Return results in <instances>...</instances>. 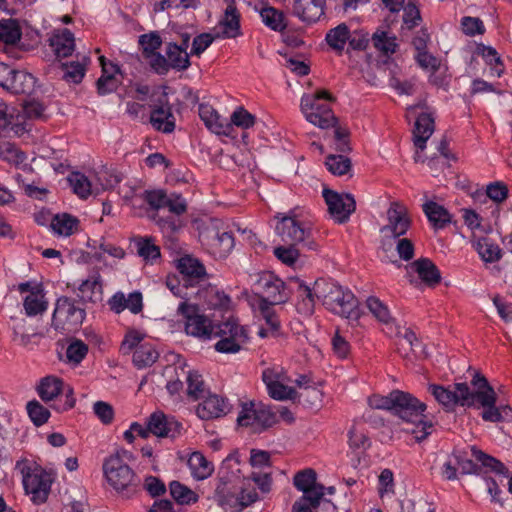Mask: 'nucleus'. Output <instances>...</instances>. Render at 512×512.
I'll return each mask as SVG.
<instances>
[{
    "label": "nucleus",
    "mask_w": 512,
    "mask_h": 512,
    "mask_svg": "<svg viewBox=\"0 0 512 512\" xmlns=\"http://www.w3.org/2000/svg\"><path fill=\"white\" fill-rule=\"evenodd\" d=\"M298 295L300 300L297 310L305 315L314 312L316 301H321L329 311L345 318L356 314L357 301L354 294L329 279L319 278L312 287L300 285Z\"/></svg>",
    "instance_id": "f257e3e1"
},
{
    "label": "nucleus",
    "mask_w": 512,
    "mask_h": 512,
    "mask_svg": "<svg viewBox=\"0 0 512 512\" xmlns=\"http://www.w3.org/2000/svg\"><path fill=\"white\" fill-rule=\"evenodd\" d=\"M238 453L227 456L219 469V484L216 487L218 503L230 512H241L258 500V494L249 480H241Z\"/></svg>",
    "instance_id": "f03ea898"
},
{
    "label": "nucleus",
    "mask_w": 512,
    "mask_h": 512,
    "mask_svg": "<svg viewBox=\"0 0 512 512\" xmlns=\"http://www.w3.org/2000/svg\"><path fill=\"white\" fill-rule=\"evenodd\" d=\"M471 384L473 390L466 383L460 386L463 407L482 409L481 417L486 422L498 423L512 418L509 405H496L497 394L484 376L476 374Z\"/></svg>",
    "instance_id": "7ed1b4c3"
},
{
    "label": "nucleus",
    "mask_w": 512,
    "mask_h": 512,
    "mask_svg": "<svg viewBox=\"0 0 512 512\" xmlns=\"http://www.w3.org/2000/svg\"><path fill=\"white\" fill-rule=\"evenodd\" d=\"M262 380L267 387L269 396L275 400H295L300 396L296 388L289 385L290 383L307 391L313 404L322 400V392L314 386V382L307 375H299L292 380L282 368L272 367L263 370Z\"/></svg>",
    "instance_id": "20e7f679"
},
{
    "label": "nucleus",
    "mask_w": 512,
    "mask_h": 512,
    "mask_svg": "<svg viewBox=\"0 0 512 512\" xmlns=\"http://www.w3.org/2000/svg\"><path fill=\"white\" fill-rule=\"evenodd\" d=\"M426 409V404L412 394L394 390L392 413L405 423L412 425V428L407 431L413 434L418 442L426 439L434 431L432 419L424 413Z\"/></svg>",
    "instance_id": "39448f33"
},
{
    "label": "nucleus",
    "mask_w": 512,
    "mask_h": 512,
    "mask_svg": "<svg viewBox=\"0 0 512 512\" xmlns=\"http://www.w3.org/2000/svg\"><path fill=\"white\" fill-rule=\"evenodd\" d=\"M134 460L132 452L126 449L117 450L105 459L103 473L108 484L119 494L130 498L139 491L140 478L128 465Z\"/></svg>",
    "instance_id": "423d86ee"
},
{
    "label": "nucleus",
    "mask_w": 512,
    "mask_h": 512,
    "mask_svg": "<svg viewBox=\"0 0 512 512\" xmlns=\"http://www.w3.org/2000/svg\"><path fill=\"white\" fill-rule=\"evenodd\" d=\"M275 226L277 235L283 242L294 245L305 242L310 249H316V243L311 240L312 222L302 213L291 211L287 215H278Z\"/></svg>",
    "instance_id": "0eeeda50"
},
{
    "label": "nucleus",
    "mask_w": 512,
    "mask_h": 512,
    "mask_svg": "<svg viewBox=\"0 0 512 512\" xmlns=\"http://www.w3.org/2000/svg\"><path fill=\"white\" fill-rule=\"evenodd\" d=\"M322 100L332 101V95L321 90L315 94H305L301 98V111L307 121L322 129L334 127L336 117L328 103H322Z\"/></svg>",
    "instance_id": "6e6552de"
},
{
    "label": "nucleus",
    "mask_w": 512,
    "mask_h": 512,
    "mask_svg": "<svg viewBox=\"0 0 512 512\" xmlns=\"http://www.w3.org/2000/svg\"><path fill=\"white\" fill-rule=\"evenodd\" d=\"M21 473L23 486L31 500L35 504L44 503L50 493L53 482L52 474L47 472L37 463L25 462L22 464Z\"/></svg>",
    "instance_id": "1a4fd4ad"
},
{
    "label": "nucleus",
    "mask_w": 512,
    "mask_h": 512,
    "mask_svg": "<svg viewBox=\"0 0 512 512\" xmlns=\"http://www.w3.org/2000/svg\"><path fill=\"white\" fill-rule=\"evenodd\" d=\"M37 392L44 402L54 401L51 407L58 412L72 409L76 402L73 389L56 376L42 378L37 386Z\"/></svg>",
    "instance_id": "9d476101"
},
{
    "label": "nucleus",
    "mask_w": 512,
    "mask_h": 512,
    "mask_svg": "<svg viewBox=\"0 0 512 512\" xmlns=\"http://www.w3.org/2000/svg\"><path fill=\"white\" fill-rule=\"evenodd\" d=\"M411 217L406 206L392 202L387 210V223L380 229L384 241L397 239L411 227Z\"/></svg>",
    "instance_id": "9b49d317"
},
{
    "label": "nucleus",
    "mask_w": 512,
    "mask_h": 512,
    "mask_svg": "<svg viewBox=\"0 0 512 512\" xmlns=\"http://www.w3.org/2000/svg\"><path fill=\"white\" fill-rule=\"evenodd\" d=\"M177 311L185 319L187 335L201 339H209L211 337L213 331L211 321L205 315L199 313L196 305L181 302Z\"/></svg>",
    "instance_id": "f8f14e48"
},
{
    "label": "nucleus",
    "mask_w": 512,
    "mask_h": 512,
    "mask_svg": "<svg viewBox=\"0 0 512 512\" xmlns=\"http://www.w3.org/2000/svg\"><path fill=\"white\" fill-rule=\"evenodd\" d=\"M85 319V310L67 297L58 299L53 313V323L57 328L72 330Z\"/></svg>",
    "instance_id": "ddd939ff"
},
{
    "label": "nucleus",
    "mask_w": 512,
    "mask_h": 512,
    "mask_svg": "<svg viewBox=\"0 0 512 512\" xmlns=\"http://www.w3.org/2000/svg\"><path fill=\"white\" fill-rule=\"evenodd\" d=\"M177 270L179 271L183 287H194L206 282L208 274L203 263L191 255H184L175 261Z\"/></svg>",
    "instance_id": "4468645a"
},
{
    "label": "nucleus",
    "mask_w": 512,
    "mask_h": 512,
    "mask_svg": "<svg viewBox=\"0 0 512 512\" xmlns=\"http://www.w3.org/2000/svg\"><path fill=\"white\" fill-rule=\"evenodd\" d=\"M323 197L331 217L338 223L346 222L355 211L356 203L350 194H339L335 191L324 189Z\"/></svg>",
    "instance_id": "2eb2a0df"
},
{
    "label": "nucleus",
    "mask_w": 512,
    "mask_h": 512,
    "mask_svg": "<svg viewBox=\"0 0 512 512\" xmlns=\"http://www.w3.org/2000/svg\"><path fill=\"white\" fill-rule=\"evenodd\" d=\"M254 289L257 293L261 294L260 301L279 304L286 299L284 282L271 272L260 274L254 284Z\"/></svg>",
    "instance_id": "dca6fc26"
},
{
    "label": "nucleus",
    "mask_w": 512,
    "mask_h": 512,
    "mask_svg": "<svg viewBox=\"0 0 512 512\" xmlns=\"http://www.w3.org/2000/svg\"><path fill=\"white\" fill-rule=\"evenodd\" d=\"M139 45L142 55L154 72H163L166 67L165 56L158 50L162 45V39L158 32H150L139 36Z\"/></svg>",
    "instance_id": "f3484780"
},
{
    "label": "nucleus",
    "mask_w": 512,
    "mask_h": 512,
    "mask_svg": "<svg viewBox=\"0 0 512 512\" xmlns=\"http://www.w3.org/2000/svg\"><path fill=\"white\" fill-rule=\"evenodd\" d=\"M148 427L151 434L160 438H175L182 430V424L179 421L161 411H156L149 416Z\"/></svg>",
    "instance_id": "a211bd4d"
},
{
    "label": "nucleus",
    "mask_w": 512,
    "mask_h": 512,
    "mask_svg": "<svg viewBox=\"0 0 512 512\" xmlns=\"http://www.w3.org/2000/svg\"><path fill=\"white\" fill-rule=\"evenodd\" d=\"M271 413L265 408H255L254 404H244L240 410L237 423L242 427L259 428L268 427L273 423Z\"/></svg>",
    "instance_id": "6ab92c4d"
},
{
    "label": "nucleus",
    "mask_w": 512,
    "mask_h": 512,
    "mask_svg": "<svg viewBox=\"0 0 512 512\" xmlns=\"http://www.w3.org/2000/svg\"><path fill=\"white\" fill-rule=\"evenodd\" d=\"M18 290L22 294L27 293L24 298V308L28 316L41 314L47 309V302L44 299V293L40 285L25 282L19 284Z\"/></svg>",
    "instance_id": "aec40b11"
},
{
    "label": "nucleus",
    "mask_w": 512,
    "mask_h": 512,
    "mask_svg": "<svg viewBox=\"0 0 512 512\" xmlns=\"http://www.w3.org/2000/svg\"><path fill=\"white\" fill-rule=\"evenodd\" d=\"M188 39L182 45L168 43L166 46V67L163 72H155L158 75H166L170 69L178 71L186 70L190 66L189 54L187 53Z\"/></svg>",
    "instance_id": "412c9836"
},
{
    "label": "nucleus",
    "mask_w": 512,
    "mask_h": 512,
    "mask_svg": "<svg viewBox=\"0 0 512 512\" xmlns=\"http://www.w3.org/2000/svg\"><path fill=\"white\" fill-rule=\"evenodd\" d=\"M230 410L226 399L216 394H211L198 404L197 416L203 420H211L225 416Z\"/></svg>",
    "instance_id": "4be33fe9"
},
{
    "label": "nucleus",
    "mask_w": 512,
    "mask_h": 512,
    "mask_svg": "<svg viewBox=\"0 0 512 512\" xmlns=\"http://www.w3.org/2000/svg\"><path fill=\"white\" fill-rule=\"evenodd\" d=\"M150 123L155 130L162 133L169 134L175 130L176 119L167 101L160 102L152 108Z\"/></svg>",
    "instance_id": "5701e85b"
},
{
    "label": "nucleus",
    "mask_w": 512,
    "mask_h": 512,
    "mask_svg": "<svg viewBox=\"0 0 512 512\" xmlns=\"http://www.w3.org/2000/svg\"><path fill=\"white\" fill-rule=\"evenodd\" d=\"M199 117L205 126L217 135L231 136V125L209 104L199 105Z\"/></svg>",
    "instance_id": "b1692460"
},
{
    "label": "nucleus",
    "mask_w": 512,
    "mask_h": 512,
    "mask_svg": "<svg viewBox=\"0 0 512 512\" xmlns=\"http://www.w3.org/2000/svg\"><path fill=\"white\" fill-rule=\"evenodd\" d=\"M326 0H295L293 13L303 22L313 23L324 15Z\"/></svg>",
    "instance_id": "393cba45"
},
{
    "label": "nucleus",
    "mask_w": 512,
    "mask_h": 512,
    "mask_svg": "<svg viewBox=\"0 0 512 512\" xmlns=\"http://www.w3.org/2000/svg\"><path fill=\"white\" fill-rule=\"evenodd\" d=\"M460 386H464V383H456L449 387L431 384L428 387V391L443 407L446 409H453L456 405L462 406L463 401L460 396Z\"/></svg>",
    "instance_id": "a878e982"
},
{
    "label": "nucleus",
    "mask_w": 512,
    "mask_h": 512,
    "mask_svg": "<svg viewBox=\"0 0 512 512\" xmlns=\"http://www.w3.org/2000/svg\"><path fill=\"white\" fill-rule=\"evenodd\" d=\"M166 194L162 190H142L132 189L131 192H126L124 198L130 201L133 207L140 205L142 202H146L153 209H159L164 207Z\"/></svg>",
    "instance_id": "bb28decb"
},
{
    "label": "nucleus",
    "mask_w": 512,
    "mask_h": 512,
    "mask_svg": "<svg viewBox=\"0 0 512 512\" xmlns=\"http://www.w3.org/2000/svg\"><path fill=\"white\" fill-rule=\"evenodd\" d=\"M49 46L57 58H65L75 49V38L68 29L55 30L49 38Z\"/></svg>",
    "instance_id": "cd10ccee"
},
{
    "label": "nucleus",
    "mask_w": 512,
    "mask_h": 512,
    "mask_svg": "<svg viewBox=\"0 0 512 512\" xmlns=\"http://www.w3.org/2000/svg\"><path fill=\"white\" fill-rule=\"evenodd\" d=\"M295 487L303 491L304 496H312L313 500H321L324 495L323 487L316 485V473L312 469L298 472L294 477Z\"/></svg>",
    "instance_id": "c85d7f7f"
},
{
    "label": "nucleus",
    "mask_w": 512,
    "mask_h": 512,
    "mask_svg": "<svg viewBox=\"0 0 512 512\" xmlns=\"http://www.w3.org/2000/svg\"><path fill=\"white\" fill-rule=\"evenodd\" d=\"M409 270L415 272L418 277L430 287L437 285L441 280L440 271L436 265L427 258L414 261L409 265Z\"/></svg>",
    "instance_id": "c756f323"
},
{
    "label": "nucleus",
    "mask_w": 512,
    "mask_h": 512,
    "mask_svg": "<svg viewBox=\"0 0 512 512\" xmlns=\"http://www.w3.org/2000/svg\"><path fill=\"white\" fill-rule=\"evenodd\" d=\"M371 42L377 52L387 57L396 53L399 47L395 34L384 29H377L371 37Z\"/></svg>",
    "instance_id": "7c9ffc66"
},
{
    "label": "nucleus",
    "mask_w": 512,
    "mask_h": 512,
    "mask_svg": "<svg viewBox=\"0 0 512 512\" xmlns=\"http://www.w3.org/2000/svg\"><path fill=\"white\" fill-rule=\"evenodd\" d=\"M203 237L215 254L220 257L226 256L234 247V238L230 232L208 231Z\"/></svg>",
    "instance_id": "2f4dec72"
},
{
    "label": "nucleus",
    "mask_w": 512,
    "mask_h": 512,
    "mask_svg": "<svg viewBox=\"0 0 512 512\" xmlns=\"http://www.w3.org/2000/svg\"><path fill=\"white\" fill-rule=\"evenodd\" d=\"M434 131V119L428 113L418 116L413 130L414 144L418 149L423 150L426 142Z\"/></svg>",
    "instance_id": "473e14b6"
},
{
    "label": "nucleus",
    "mask_w": 512,
    "mask_h": 512,
    "mask_svg": "<svg viewBox=\"0 0 512 512\" xmlns=\"http://www.w3.org/2000/svg\"><path fill=\"white\" fill-rule=\"evenodd\" d=\"M99 61L102 68V75L97 81V90L99 94L105 95L115 91L118 87L119 80L115 77L118 73V67L111 65V71H109L106 58L100 56Z\"/></svg>",
    "instance_id": "72a5a7b5"
},
{
    "label": "nucleus",
    "mask_w": 512,
    "mask_h": 512,
    "mask_svg": "<svg viewBox=\"0 0 512 512\" xmlns=\"http://www.w3.org/2000/svg\"><path fill=\"white\" fill-rule=\"evenodd\" d=\"M472 246L477 251L480 258L487 263L499 261L502 257L500 247L487 237L472 239Z\"/></svg>",
    "instance_id": "f704fd0d"
},
{
    "label": "nucleus",
    "mask_w": 512,
    "mask_h": 512,
    "mask_svg": "<svg viewBox=\"0 0 512 512\" xmlns=\"http://www.w3.org/2000/svg\"><path fill=\"white\" fill-rule=\"evenodd\" d=\"M219 26L222 29V36L225 38H235L240 34V15L233 3L226 7Z\"/></svg>",
    "instance_id": "c9c22d12"
},
{
    "label": "nucleus",
    "mask_w": 512,
    "mask_h": 512,
    "mask_svg": "<svg viewBox=\"0 0 512 512\" xmlns=\"http://www.w3.org/2000/svg\"><path fill=\"white\" fill-rule=\"evenodd\" d=\"M159 358V352L153 344L143 342L133 353L132 362L137 369L152 366Z\"/></svg>",
    "instance_id": "e433bc0d"
},
{
    "label": "nucleus",
    "mask_w": 512,
    "mask_h": 512,
    "mask_svg": "<svg viewBox=\"0 0 512 512\" xmlns=\"http://www.w3.org/2000/svg\"><path fill=\"white\" fill-rule=\"evenodd\" d=\"M423 211L436 229H442L451 222V215L448 210L436 202L429 201L425 203Z\"/></svg>",
    "instance_id": "4c0bfd02"
},
{
    "label": "nucleus",
    "mask_w": 512,
    "mask_h": 512,
    "mask_svg": "<svg viewBox=\"0 0 512 512\" xmlns=\"http://www.w3.org/2000/svg\"><path fill=\"white\" fill-rule=\"evenodd\" d=\"M349 39L350 30L345 23L330 29L325 36L328 46L337 54H342Z\"/></svg>",
    "instance_id": "58836bf2"
},
{
    "label": "nucleus",
    "mask_w": 512,
    "mask_h": 512,
    "mask_svg": "<svg viewBox=\"0 0 512 512\" xmlns=\"http://www.w3.org/2000/svg\"><path fill=\"white\" fill-rule=\"evenodd\" d=\"M50 225L55 234L67 237L78 231L79 220L67 213L57 214L53 217Z\"/></svg>",
    "instance_id": "ea45409f"
},
{
    "label": "nucleus",
    "mask_w": 512,
    "mask_h": 512,
    "mask_svg": "<svg viewBox=\"0 0 512 512\" xmlns=\"http://www.w3.org/2000/svg\"><path fill=\"white\" fill-rule=\"evenodd\" d=\"M188 466L191 470V474L197 480H204L208 478L214 470L213 464L200 452H193L190 455L188 459Z\"/></svg>",
    "instance_id": "a19ab883"
},
{
    "label": "nucleus",
    "mask_w": 512,
    "mask_h": 512,
    "mask_svg": "<svg viewBox=\"0 0 512 512\" xmlns=\"http://www.w3.org/2000/svg\"><path fill=\"white\" fill-rule=\"evenodd\" d=\"M35 86L36 78L31 73L24 70H16L9 91L15 94L30 95L34 92Z\"/></svg>",
    "instance_id": "79ce46f5"
},
{
    "label": "nucleus",
    "mask_w": 512,
    "mask_h": 512,
    "mask_svg": "<svg viewBox=\"0 0 512 512\" xmlns=\"http://www.w3.org/2000/svg\"><path fill=\"white\" fill-rule=\"evenodd\" d=\"M68 181L73 192L82 199H86L92 193H99V188L80 172H73L69 175Z\"/></svg>",
    "instance_id": "37998d69"
},
{
    "label": "nucleus",
    "mask_w": 512,
    "mask_h": 512,
    "mask_svg": "<svg viewBox=\"0 0 512 512\" xmlns=\"http://www.w3.org/2000/svg\"><path fill=\"white\" fill-rule=\"evenodd\" d=\"M348 444L351 450L357 454H361L371 446V441L366 430L354 424L348 432Z\"/></svg>",
    "instance_id": "c03bdc74"
},
{
    "label": "nucleus",
    "mask_w": 512,
    "mask_h": 512,
    "mask_svg": "<svg viewBox=\"0 0 512 512\" xmlns=\"http://www.w3.org/2000/svg\"><path fill=\"white\" fill-rule=\"evenodd\" d=\"M87 354L88 345L80 339L72 338L69 340L66 348L65 362L77 366L83 361Z\"/></svg>",
    "instance_id": "a18cd8bd"
},
{
    "label": "nucleus",
    "mask_w": 512,
    "mask_h": 512,
    "mask_svg": "<svg viewBox=\"0 0 512 512\" xmlns=\"http://www.w3.org/2000/svg\"><path fill=\"white\" fill-rule=\"evenodd\" d=\"M21 38V29L12 19L0 21V44L13 45Z\"/></svg>",
    "instance_id": "49530a36"
},
{
    "label": "nucleus",
    "mask_w": 512,
    "mask_h": 512,
    "mask_svg": "<svg viewBox=\"0 0 512 512\" xmlns=\"http://www.w3.org/2000/svg\"><path fill=\"white\" fill-rule=\"evenodd\" d=\"M366 306L378 321L386 325L393 323L394 319L389 308L379 298L374 296L368 297Z\"/></svg>",
    "instance_id": "de8ad7c7"
},
{
    "label": "nucleus",
    "mask_w": 512,
    "mask_h": 512,
    "mask_svg": "<svg viewBox=\"0 0 512 512\" xmlns=\"http://www.w3.org/2000/svg\"><path fill=\"white\" fill-rule=\"evenodd\" d=\"M325 165L328 171L336 176L347 175L352 169L350 159L343 155H329L326 158Z\"/></svg>",
    "instance_id": "09e8293b"
},
{
    "label": "nucleus",
    "mask_w": 512,
    "mask_h": 512,
    "mask_svg": "<svg viewBox=\"0 0 512 512\" xmlns=\"http://www.w3.org/2000/svg\"><path fill=\"white\" fill-rule=\"evenodd\" d=\"M472 456L480 462L484 467L489 468L491 471L503 475L508 476V469L507 467L496 458L485 454L481 450L476 449L475 447H472L471 449Z\"/></svg>",
    "instance_id": "8fccbe9b"
},
{
    "label": "nucleus",
    "mask_w": 512,
    "mask_h": 512,
    "mask_svg": "<svg viewBox=\"0 0 512 512\" xmlns=\"http://www.w3.org/2000/svg\"><path fill=\"white\" fill-rule=\"evenodd\" d=\"M260 16L263 23L274 31H282L286 27L282 12L273 7L262 8Z\"/></svg>",
    "instance_id": "3c124183"
},
{
    "label": "nucleus",
    "mask_w": 512,
    "mask_h": 512,
    "mask_svg": "<svg viewBox=\"0 0 512 512\" xmlns=\"http://www.w3.org/2000/svg\"><path fill=\"white\" fill-rule=\"evenodd\" d=\"M0 158L14 166H18L25 162V154L11 142H3L0 144Z\"/></svg>",
    "instance_id": "603ef678"
},
{
    "label": "nucleus",
    "mask_w": 512,
    "mask_h": 512,
    "mask_svg": "<svg viewBox=\"0 0 512 512\" xmlns=\"http://www.w3.org/2000/svg\"><path fill=\"white\" fill-rule=\"evenodd\" d=\"M96 290H101V276L97 272L80 284L78 287V297L83 301H93Z\"/></svg>",
    "instance_id": "864d4df0"
},
{
    "label": "nucleus",
    "mask_w": 512,
    "mask_h": 512,
    "mask_svg": "<svg viewBox=\"0 0 512 512\" xmlns=\"http://www.w3.org/2000/svg\"><path fill=\"white\" fill-rule=\"evenodd\" d=\"M170 494L180 504H190L197 501L196 493L177 481L170 483Z\"/></svg>",
    "instance_id": "5fc2aeb1"
},
{
    "label": "nucleus",
    "mask_w": 512,
    "mask_h": 512,
    "mask_svg": "<svg viewBox=\"0 0 512 512\" xmlns=\"http://www.w3.org/2000/svg\"><path fill=\"white\" fill-rule=\"evenodd\" d=\"M187 396L193 400L196 401L202 397H204L205 394V385L204 381L202 380L201 375H199L196 372H189L187 375Z\"/></svg>",
    "instance_id": "6e6d98bb"
},
{
    "label": "nucleus",
    "mask_w": 512,
    "mask_h": 512,
    "mask_svg": "<svg viewBox=\"0 0 512 512\" xmlns=\"http://www.w3.org/2000/svg\"><path fill=\"white\" fill-rule=\"evenodd\" d=\"M228 123L231 125L232 134L234 126H237L242 129H249L253 127L255 124V116L243 107H239L232 113Z\"/></svg>",
    "instance_id": "4d7b16f0"
},
{
    "label": "nucleus",
    "mask_w": 512,
    "mask_h": 512,
    "mask_svg": "<svg viewBox=\"0 0 512 512\" xmlns=\"http://www.w3.org/2000/svg\"><path fill=\"white\" fill-rule=\"evenodd\" d=\"M88 61V58L83 56L82 62L76 61L71 62L69 64H64V78L67 81H71L73 83H80L85 75L86 71V62Z\"/></svg>",
    "instance_id": "13d9d810"
},
{
    "label": "nucleus",
    "mask_w": 512,
    "mask_h": 512,
    "mask_svg": "<svg viewBox=\"0 0 512 512\" xmlns=\"http://www.w3.org/2000/svg\"><path fill=\"white\" fill-rule=\"evenodd\" d=\"M26 408L31 421L36 426L45 424L50 417V411L36 400L28 402Z\"/></svg>",
    "instance_id": "bf43d9fd"
},
{
    "label": "nucleus",
    "mask_w": 512,
    "mask_h": 512,
    "mask_svg": "<svg viewBox=\"0 0 512 512\" xmlns=\"http://www.w3.org/2000/svg\"><path fill=\"white\" fill-rule=\"evenodd\" d=\"M241 332L242 338H243V344H245L248 341V331L247 329L240 325L235 319H229L221 324L219 335L220 337H226L228 339L234 340L236 335Z\"/></svg>",
    "instance_id": "052dcab7"
},
{
    "label": "nucleus",
    "mask_w": 512,
    "mask_h": 512,
    "mask_svg": "<svg viewBox=\"0 0 512 512\" xmlns=\"http://www.w3.org/2000/svg\"><path fill=\"white\" fill-rule=\"evenodd\" d=\"M144 338L145 334H143L142 332L136 329L128 330L121 343L120 350L122 354L126 355L130 354L131 352L134 353L136 348L139 347V345L143 344L142 341L144 340Z\"/></svg>",
    "instance_id": "680f3d73"
},
{
    "label": "nucleus",
    "mask_w": 512,
    "mask_h": 512,
    "mask_svg": "<svg viewBox=\"0 0 512 512\" xmlns=\"http://www.w3.org/2000/svg\"><path fill=\"white\" fill-rule=\"evenodd\" d=\"M274 305L275 304H272L267 301H259V306H258L259 316L265 320V322L269 326V329L271 330V332L278 331V329L280 327L279 319L273 309Z\"/></svg>",
    "instance_id": "e2e57ef3"
},
{
    "label": "nucleus",
    "mask_w": 512,
    "mask_h": 512,
    "mask_svg": "<svg viewBox=\"0 0 512 512\" xmlns=\"http://www.w3.org/2000/svg\"><path fill=\"white\" fill-rule=\"evenodd\" d=\"M137 252L146 261H154L160 257V248L151 239L141 238L137 241Z\"/></svg>",
    "instance_id": "0e129e2a"
},
{
    "label": "nucleus",
    "mask_w": 512,
    "mask_h": 512,
    "mask_svg": "<svg viewBox=\"0 0 512 512\" xmlns=\"http://www.w3.org/2000/svg\"><path fill=\"white\" fill-rule=\"evenodd\" d=\"M13 115L9 112V108L6 104H0V131L10 127V129L18 136L22 135L26 128L19 123H14Z\"/></svg>",
    "instance_id": "69168bd1"
},
{
    "label": "nucleus",
    "mask_w": 512,
    "mask_h": 512,
    "mask_svg": "<svg viewBox=\"0 0 512 512\" xmlns=\"http://www.w3.org/2000/svg\"><path fill=\"white\" fill-rule=\"evenodd\" d=\"M235 339H228L226 337H220V340L215 344V350L221 353H237L240 351L243 344V338L241 332L237 334L235 332Z\"/></svg>",
    "instance_id": "338daca9"
},
{
    "label": "nucleus",
    "mask_w": 512,
    "mask_h": 512,
    "mask_svg": "<svg viewBox=\"0 0 512 512\" xmlns=\"http://www.w3.org/2000/svg\"><path fill=\"white\" fill-rule=\"evenodd\" d=\"M482 56L491 65L492 74L500 77L503 73V65L497 51L492 47H483Z\"/></svg>",
    "instance_id": "774afa93"
}]
</instances>
